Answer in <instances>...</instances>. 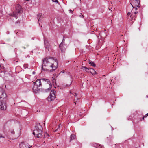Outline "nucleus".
I'll use <instances>...</instances> for the list:
<instances>
[{"mask_svg":"<svg viewBox=\"0 0 148 148\" xmlns=\"http://www.w3.org/2000/svg\"><path fill=\"white\" fill-rule=\"evenodd\" d=\"M58 62L56 59L53 57L49 58H44L43 60L42 70L44 71L47 70V68H51L52 69L50 70V72H52L55 70L58 67Z\"/></svg>","mask_w":148,"mask_h":148,"instance_id":"obj_1","label":"nucleus"},{"mask_svg":"<svg viewBox=\"0 0 148 148\" xmlns=\"http://www.w3.org/2000/svg\"><path fill=\"white\" fill-rule=\"evenodd\" d=\"M6 94L5 93L3 89L0 87V109L1 110H5L7 108L6 103Z\"/></svg>","mask_w":148,"mask_h":148,"instance_id":"obj_2","label":"nucleus"},{"mask_svg":"<svg viewBox=\"0 0 148 148\" xmlns=\"http://www.w3.org/2000/svg\"><path fill=\"white\" fill-rule=\"evenodd\" d=\"M43 128L40 124H37L35 127L33 134L34 136L37 138H41L43 137Z\"/></svg>","mask_w":148,"mask_h":148,"instance_id":"obj_3","label":"nucleus"},{"mask_svg":"<svg viewBox=\"0 0 148 148\" xmlns=\"http://www.w3.org/2000/svg\"><path fill=\"white\" fill-rule=\"evenodd\" d=\"M42 82L41 79H37L36 81L33 82L34 86L32 89L34 92L35 93L40 91L42 88L41 82Z\"/></svg>","mask_w":148,"mask_h":148,"instance_id":"obj_4","label":"nucleus"},{"mask_svg":"<svg viewBox=\"0 0 148 148\" xmlns=\"http://www.w3.org/2000/svg\"><path fill=\"white\" fill-rule=\"evenodd\" d=\"M130 3L133 8H135L136 10L137 9V8H136V7H140V4L139 0H133Z\"/></svg>","mask_w":148,"mask_h":148,"instance_id":"obj_5","label":"nucleus"},{"mask_svg":"<svg viewBox=\"0 0 148 148\" xmlns=\"http://www.w3.org/2000/svg\"><path fill=\"white\" fill-rule=\"evenodd\" d=\"M42 82H47V84H48L49 86V88L45 90V92H47L48 91H49L51 89L52 85L51 82L48 79L45 78H42L41 79Z\"/></svg>","mask_w":148,"mask_h":148,"instance_id":"obj_6","label":"nucleus"},{"mask_svg":"<svg viewBox=\"0 0 148 148\" xmlns=\"http://www.w3.org/2000/svg\"><path fill=\"white\" fill-rule=\"evenodd\" d=\"M55 91L52 90L50 92V95L48 97L47 99L49 101H51L55 99Z\"/></svg>","mask_w":148,"mask_h":148,"instance_id":"obj_7","label":"nucleus"},{"mask_svg":"<svg viewBox=\"0 0 148 148\" xmlns=\"http://www.w3.org/2000/svg\"><path fill=\"white\" fill-rule=\"evenodd\" d=\"M44 43L45 47V49L49 50V49L50 48V45L47 39L45 37L44 38Z\"/></svg>","mask_w":148,"mask_h":148,"instance_id":"obj_8","label":"nucleus"},{"mask_svg":"<svg viewBox=\"0 0 148 148\" xmlns=\"http://www.w3.org/2000/svg\"><path fill=\"white\" fill-rule=\"evenodd\" d=\"M83 68L84 69V70L87 72H90L92 75H95L96 74H97V73L93 69H90V71H89V69L85 66H82L81 69Z\"/></svg>","mask_w":148,"mask_h":148,"instance_id":"obj_9","label":"nucleus"},{"mask_svg":"<svg viewBox=\"0 0 148 148\" xmlns=\"http://www.w3.org/2000/svg\"><path fill=\"white\" fill-rule=\"evenodd\" d=\"M17 13H21L23 12L22 8L19 4H17L16 6V11Z\"/></svg>","mask_w":148,"mask_h":148,"instance_id":"obj_10","label":"nucleus"},{"mask_svg":"<svg viewBox=\"0 0 148 148\" xmlns=\"http://www.w3.org/2000/svg\"><path fill=\"white\" fill-rule=\"evenodd\" d=\"M66 46L65 44H60L59 47L62 53H64L66 48Z\"/></svg>","mask_w":148,"mask_h":148,"instance_id":"obj_11","label":"nucleus"},{"mask_svg":"<svg viewBox=\"0 0 148 148\" xmlns=\"http://www.w3.org/2000/svg\"><path fill=\"white\" fill-rule=\"evenodd\" d=\"M20 148H30L29 145L27 143H21L19 145Z\"/></svg>","mask_w":148,"mask_h":148,"instance_id":"obj_12","label":"nucleus"},{"mask_svg":"<svg viewBox=\"0 0 148 148\" xmlns=\"http://www.w3.org/2000/svg\"><path fill=\"white\" fill-rule=\"evenodd\" d=\"M43 17L41 13H39L37 15V19L39 22V21L42 20V19Z\"/></svg>","mask_w":148,"mask_h":148,"instance_id":"obj_13","label":"nucleus"},{"mask_svg":"<svg viewBox=\"0 0 148 148\" xmlns=\"http://www.w3.org/2000/svg\"><path fill=\"white\" fill-rule=\"evenodd\" d=\"M5 139V137L3 136L1 134H0V142L3 141Z\"/></svg>","mask_w":148,"mask_h":148,"instance_id":"obj_14","label":"nucleus"},{"mask_svg":"<svg viewBox=\"0 0 148 148\" xmlns=\"http://www.w3.org/2000/svg\"><path fill=\"white\" fill-rule=\"evenodd\" d=\"M17 14H18V13H17L16 12H15V13H13L11 15L12 16L15 17L16 19H17L18 18Z\"/></svg>","mask_w":148,"mask_h":148,"instance_id":"obj_15","label":"nucleus"},{"mask_svg":"<svg viewBox=\"0 0 148 148\" xmlns=\"http://www.w3.org/2000/svg\"><path fill=\"white\" fill-rule=\"evenodd\" d=\"M88 62L89 64H90L91 66L94 67L96 66L94 62L91 61L89 60Z\"/></svg>","mask_w":148,"mask_h":148,"instance_id":"obj_16","label":"nucleus"},{"mask_svg":"<svg viewBox=\"0 0 148 148\" xmlns=\"http://www.w3.org/2000/svg\"><path fill=\"white\" fill-rule=\"evenodd\" d=\"M49 136V134L46 132L45 133L44 136H43V138H46V137H48Z\"/></svg>","mask_w":148,"mask_h":148,"instance_id":"obj_17","label":"nucleus"},{"mask_svg":"<svg viewBox=\"0 0 148 148\" xmlns=\"http://www.w3.org/2000/svg\"><path fill=\"white\" fill-rule=\"evenodd\" d=\"M75 138V136L74 134L71 135L70 136V141L74 140Z\"/></svg>","mask_w":148,"mask_h":148,"instance_id":"obj_18","label":"nucleus"},{"mask_svg":"<svg viewBox=\"0 0 148 148\" xmlns=\"http://www.w3.org/2000/svg\"><path fill=\"white\" fill-rule=\"evenodd\" d=\"M65 38H65L64 36L63 37V40H62V42H61V43L60 44H64Z\"/></svg>","mask_w":148,"mask_h":148,"instance_id":"obj_19","label":"nucleus"},{"mask_svg":"<svg viewBox=\"0 0 148 148\" xmlns=\"http://www.w3.org/2000/svg\"><path fill=\"white\" fill-rule=\"evenodd\" d=\"M99 144H98L97 143H95L93 145V146L94 147H96V148L98 147H98H99Z\"/></svg>","mask_w":148,"mask_h":148,"instance_id":"obj_20","label":"nucleus"},{"mask_svg":"<svg viewBox=\"0 0 148 148\" xmlns=\"http://www.w3.org/2000/svg\"><path fill=\"white\" fill-rule=\"evenodd\" d=\"M131 13L130 12H128L127 14V15H128V19H129V17H130L131 18Z\"/></svg>","mask_w":148,"mask_h":148,"instance_id":"obj_21","label":"nucleus"},{"mask_svg":"<svg viewBox=\"0 0 148 148\" xmlns=\"http://www.w3.org/2000/svg\"><path fill=\"white\" fill-rule=\"evenodd\" d=\"M10 132H11V134H14L15 133V132L13 130H11V131Z\"/></svg>","mask_w":148,"mask_h":148,"instance_id":"obj_22","label":"nucleus"},{"mask_svg":"<svg viewBox=\"0 0 148 148\" xmlns=\"http://www.w3.org/2000/svg\"><path fill=\"white\" fill-rule=\"evenodd\" d=\"M52 1L54 2H56L57 3H58V0H52Z\"/></svg>","mask_w":148,"mask_h":148,"instance_id":"obj_23","label":"nucleus"},{"mask_svg":"<svg viewBox=\"0 0 148 148\" xmlns=\"http://www.w3.org/2000/svg\"><path fill=\"white\" fill-rule=\"evenodd\" d=\"M99 147H98V148H105L102 145L101 146L99 145Z\"/></svg>","mask_w":148,"mask_h":148,"instance_id":"obj_24","label":"nucleus"},{"mask_svg":"<svg viewBox=\"0 0 148 148\" xmlns=\"http://www.w3.org/2000/svg\"><path fill=\"white\" fill-rule=\"evenodd\" d=\"M20 23V21L19 20H18V21H17L16 22H15V23L16 24H17V23Z\"/></svg>","mask_w":148,"mask_h":148,"instance_id":"obj_25","label":"nucleus"},{"mask_svg":"<svg viewBox=\"0 0 148 148\" xmlns=\"http://www.w3.org/2000/svg\"><path fill=\"white\" fill-rule=\"evenodd\" d=\"M80 14L81 15H79V16L82 18L84 16L81 13Z\"/></svg>","mask_w":148,"mask_h":148,"instance_id":"obj_26","label":"nucleus"},{"mask_svg":"<svg viewBox=\"0 0 148 148\" xmlns=\"http://www.w3.org/2000/svg\"><path fill=\"white\" fill-rule=\"evenodd\" d=\"M65 72V71L64 70H63L61 71V72L60 73H64Z\"/></svg>","mask_w":148,"mask_h":148,"instance_id":"obj_27","label":"nucleus"},{"mask_svg":"<svg viewBox=\"0 0 148 148\" xmlns=\"http://www.w3.org/2000/svg\"><path fill=\"white\" fill-rule=\"evenodd\" d=\"M147 116H148V113H147L146 114H145V117H146Z\"/></svg>","mask_w":148,"mask_h":148,"instance_id":"obj_28","label":"nucleus"},{"mask_svg":"<svg viewBox=\"0 0 148 148\" xmlns=\"http://www.w3.org/2000/svg\"><path fill=\"white\" fill-rule=\"evenodd\" d=\"M69 11H70V12H71L72 13H73V11L71 10H70Z\"/></svg>","mask_w":148,"mask_h":148,"instance_id":"obj_29","label":"nucleus"},{"mask_svg":"<svg viewBox=\"0 0 148 148\" xmlns=\"http://www.w3.org/2000/svg\"><path fill=\"white\" fill-rule=\"evenodd\" d=\"M35 73H36L35 72V71H33V72H32V74H33V75L35 74Z\"/></svg>","mask_w":148,"mask_h":148,"instance_id":"obj_30","label":"nucleus"},{"mask_svg":"<svg viewBox=\"0 0 148 148\" xmlns=\"http://www.w3.org/2000/svg\"><path fill=\"white\" fill-rule=\"evenodd\" d=\"M4 67L3 66H2V67H1H1L0 68V69H3L4 68Z\"/></svg>","mask_w":148,"mask_h":148,"instance_id":"obj_31","label":"nucleus"},{"mask_svg":"<svg viewBox=\"0 0 148 148\" xmlns=\"http://www.w3.org/2000/svg\"><path fill=\"white\" fill-rule=\"evenodd\" d=\"M73 95L74 96H75H75H77V94L76 93H74V94H73Z\"/></svg>","mask_w":148,"mask_h":148,"instance_id":"obj_32","label":"nucleus"},{"mask_svg":"<svg viewBox=\"0 0 148 148\" xmlns=\"http://www.w3.org/2000/svg\"><path fill=\"white\" fill-rule=\"evenodd\" d=\"M134 13L135 14H137V13H138V12H137L136 11V12H134Z\"/></svg>","mask_w":148,"mask_h":148,"instance_id":"obj_33","label":"nucleus"},{"mask_svg":"<svg viewBox=\"0 0 148 148\" xmlns=\"http://www.w3.org/2000/svg\"><path fill=\"white\" fill-rule=\"evenodd\" d=\"M145 117V116H143V118H142V120H144Z\"/></svg>","mask_w":148,"mask_h":148,"instance_id":"obj_34","label":"nucleus"},{"mask_svg":"<svg viewBox=\"0 0 148 148\" xmlns=\"http://www.w3.org/2000/svg\"><path fill=\"white\" fill-rule=\"evenodd\" d=\"M133 20V18H131V21H132H132Z\"/></svg>","mask_w":148,"mask_h":148,"instance_id":"obj_35","label":"nucleus"},{"mask_svg":"<svg viewBox=\"0 0 148 148\" xmlns=\"http://www.w3.org/2000/svg\"><path fill=\"white\" fill-rule=\"evenodd\" d=\"M133 11H134V10H133H133H132V12Z\"/></svg>","mask_w":148,"mask_h":148,"instance_id":"obj_36","label":"nucleus"},{"mask_svg":"<svg viewBox=\"0 0 148 148\" xmlns=\"http://www.w3.org/2000/svg\"><path fill=\"white\" fill-rule=\"evenodd\" d=\"M9 32H8L7 34H9Z\"/></svg>","mask_w":148,"mask_h":148,"instance_id":"obj_37","label":"nucleus"},{"mask_svg":"<svg viewBox=\"0 0 148 148\" xmlns=\"http://www.w3.org/2000/svg\"><path fill=\"white\" fill-rule=\"evenodd\" d=\"M9 32H8L7 34H9Z\"/></svg>","mask_w":148,"mask_h":148,"instance_id":"obj_38","label":"nucleus"},{"mask_svg":"<svg viewBox=\"0 0 148 148\" xmlns=\"http://www.w3.org/2000/svg\"><path fill=\"white\" fill-rule=\"evenodd\" d=\"M77 99H79L78 98H77Z\"/></svg>","mask_w":148,"mask_h":148,"instance_id":"obj_39","label":"nucleus"},{"mask_svg":"<svg viewBox=\"0 0 148 148\" xmlns=\"http://www.w3.org/2000/svg\"><path fill=\"white\" fill-rule=\"evenodd\" d=\"M1 67V65L0 64V68Z\"/></svg>","mask_w":148,"mask_h":148,"instance_id":"obj_40","label":"nucleus"},{"mask_svg":"<svg viewBox=\"0 0 148 148\" xmlns=\"http://www.w3.org/2000/svg\"><path fill=\"white\" fill-rule=\"evenodd\" d=\"M72 78V77L71 76H70Z\"/></svg>","mask_w":148,"mask_h":148,"instance_id":"obj_41","label":"nucleus"},{"mask_svg":"<svg viewBox=\"0 0 148 148\" xmlns=\"http://www.w3.org/2000/svg\"><path fill=\"white\" fill-rule=\"evenodd\" d=\"M80 0V1H81V0Z\"/></svg>","mask_w":148,"mask_h":148,"instance_id":"obj_42","label":"nucleus"}]
</instances>
